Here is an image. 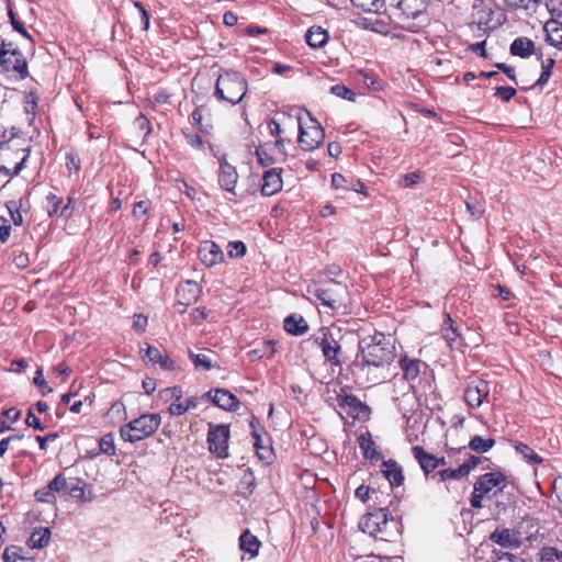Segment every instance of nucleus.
Instances as JSON below:
<instances>
[{
	"label": "nucleus",
	"mask_w": 562,
	"mask_h": 562,
	"mask_svg": "<svg viewBox=\"0 0 562 562\" xmlns=\"http://www.w3.org/2000/svg\"><path fill=\"white\" fill-rule=\"evenodd\" d=\"M469 475V468L468 465H460L457 469H443L440 470L438 473L434 474L431 477L436 479L438 477L439 482H446L448 480H462L465 476Z\"/></svg>",
	"instance_id": "29"
},
{
	"label": "nucleus",
	"mask_w": 562,
	"mask_h": 562,
	"mask_svg": "<svg viewBox=\"0 0 562 562\" xmlns=\"http://www.w3.org/2000/svg\"><path fill=\"white\" fill-rule=\"evenodd\" d=\"M8 210L10 212V215H11V220L13 221V223L15 225H22L23 223V216L21 214V212L19 211L15 202L11 201L9 202L8 204Z\"/></svg>",
	"instance_id": "52"
},
{
	"label": "nucleus",
	"mask_w": 562,
	"mask_h": 562,
	"mask_svg": "<svg viewBox=\"0 0 562 562\" xmlns=\"http://www.w3.org/2000/svg\"><path fill=\"white\" fill-rule=\"evenodd\" d=\"M359 527L363 532L383 541H394L401 535L400 522L395 518L389 517L384 508L368 513L360 521Z\"/></svg>",
	"instance_id": "2"
},
{
	"label": "nucleus",
	"mask_w": 562,
	"mask_h": 562,
	"mask_svg": "<svg viewBox=\"0 0 562 562\" xmlns=\"http://www.w3.org/2000/svg\"><path fill=\"white\" fill-rule=\"evenodd\" d=\"M205 111H206V109L204 106H198V108H195V110L191 114V117H192L194 124L203 133H206L207 132V127H209L207 125H204L203 122H202L203 113Z\"/></svg>",
	"instance_id": "48"
},
{
	"label": "nucleus",
	"mask_w": 562,
	"mask_h": 562,
	"mask_svg": "<svg viewBox=\"0 0 562 562\" xmlns=\"http://www.w3.org/2000/svg\"><path fill=\"white\" fill-rule=\"evenodd\" d=\"M400 368L403 371V376L407 381L415 380L420 373L423 362L417 359H411L406 355L400 358Z\"/></svg>",
	"instance_id": "25"
},
{
	"label": "nucleus",
	"mask_w": 562,
	"mask_h": 562,
	"mask_svg": "<svg viewBox=\"0 0 562 562\" xmlns=\"http://www.w3.org/2000/svg\"><path fill=\"white\" fill-rule=\"evenodd\" d=\"M382 473L392 486H400L404 481L402 469L395 461H384L382 464Z\"/></svg>",
	"instance_id": "27"
},
{
	"label": "nucleus",
	"mask_w": 562,
	"mask_h": 562,
	"mask_svg": "<svg viewBox=\"0 0 562 562\" xmlns=\"http://www.w3.org/2000/svg\"><path fill=\"white\" fill-rule=\"evenodd\" d=\"M517 453H519L526 461L530 463H541L542 458L537 454L529 446L525 443H518L515 447Z\"/></svg>",
	"instance_id": "38"
},
{
	"label": "nucleus",
	"mask_w": 562,
	"mask_h": 562,
	"mask_svg": "<svg viewBox=\"0 0 562 562\" xmlns=\"http://www.w3.org/2000/svg\"><path fill=\"white\" fill-rule=\"evenodd\" d=\"M359 447L363 451L364 457L368 459H374L379 454L375 450V443L370 437L366 438L364 436H360Z\"/></svg>",
	"instance_id": "40"
},
{
	"label": "nucleus",
	"mask_w": 562,
	"mask_h": 562,
	"mask_svg": "<svg viewBox=\"0 0 562 562\" xmlns=\"http://www.w3.org/2000/svg\"><path fill=\"white\" fill-rule=\"evenodd\" d=\"M495 445L493 438H483L481 436H474L469 442V448L477 453L487 452Z\"/></svg>",
	"instance_id": "34"
},
{
	"label": "nucleus",
	"mask_w": 562,
	"mask_h": 562,
	"mask_svg": "<svg viewBox=\"0 0 562 562\" xmlns=\"http://www.w3.org/2000/svg\"><path fill=\"white\" fill-rule=\"evenodd\" d=\"M23 549L19 546H10L4 549L3 562H30V559L24 557Z\"/></svg>",
	"instance_id": "36"
},
{
	"label": "nucleus",
	"mask_w": 562,
	"mask_h": 562,
	"mask_svg": "<svg viewBox=\"0 0 562 562\" xmlns=\"http://www.w3.org/2000/svg\"><path fill=\"white\" fill-rule=\"evenodd\" d=\"M36 501L42 503H53L55 501V494L48 490V486H45L35 492Z\"/></svg>",
	"instance_id": "50"
},
{
	"label": "nucleus",
	"mask_w": 562,
	"mask_h": 562,
	"mask_svg": "<svg viewBox=\"0 0 562 562\" xmlns=\"http://www.w3.org/2000/svg\"><path fill=\"white\" fill-rule=\"evenodd\" d=\"M47 486L54 494L64 490L66 491L67 480L61 473H59L47 484Z\"/></svg>",
	"instance_id": "47"
},
{
	"label": "nucleus",
	"mask_w": 562,
	"mask_h": 562,
	"mask_svg": "<svg viewBox=\"0 0 562 562\" xmlns=\"http://www.w3.org/2000/svg\"><path fill=\"white\" fill-rule=\"evenodd\" d=\"M490 384L487 381L482 379L472 380L465 389L464 400L470 407H480L485 400L486 402H490Z\"/></svg>",
	"instance_id": "10"
},
{
	"label": "nucleus",
	"mask_w": 562,
	"mask_h": 562,
	"mask_svg": "<svg viewBox=\"0 0 562 562\" xmlns=\"http://www.w3.org/2000/svg\"><path fill=\"white\" fill-rule=\"evenodd\" d=\"M422 179V173L419 171H415L404 176L405 187H412L418 183Z\"/></svg>",
	"instance_id": "64"
},
{
	"label": "nucleus",
	"mask_w": 562,
	"mask_h": 562,
	"mask_svg": "<svg viewBox=\"0 0 562 562\" xmlns=\"http://www.w3.org/2000/svg\"><path fill=\"white\" fill-rule=\"evenodd\" d=\"M350 1L355 7L360 8L366 12H378L383 5V0H350Z\"/></svg>",
	"instance_id": "39"
},
{
	"label": "nucleus",
	"mask_w": 562,
	"mask_h": 562,
	"mask_svg": "<svg viewBox=\"0 0 562 562\" xmlns=\"http://www.w3.org/2000/svg\"><path fill=\"white\" fill-rule=\"evenodd\" d=\"M198 252L201 262L206 267H213L224 261V252L221 247L212 240L202 241Z\"/></svg>",
	"instance_id": "15"
},
{
	"label": "nucleus",
	"mask_w": 562,
	"mask_h": 562,
	"mask_svg": "<svg viewBox=\"0 0 562 562\" xmlns=\"http://www.w3.org/2000/svg\"><path fill=\"white\" fill-rule=\"evenodd\" d=\"M322 89H327L331 94L348 101L353 102L356 99V93L351 89L347 88L345 85L341 83L327 87V83L323 82Z\"/></svg>",
	"instance_id": "35"
},
{
	"label": "nucleus",
	"mask_w": 562,
	"mask_h": 562,
	"mask_svg": "<svg viewBox=\"0 0 562 562\" xmlns=\"http://www.w3.org/2000/svg\"><path fill=\"white\" fill-rule=\"evenodd\" d=\"M337 413L345 418V415L352 419L364 420L369 417V407L361 403L356 396L346 394Z\"/></svg>",
	"instance_id": "11"
},
{
	"label": "nucleus",
	"mask_w": 562,
	"mask_h": 562,
	"mask_svg": "<svg viewBox=\"0 0 562 562\" xmlns=\"http://www.w3.org/2000/svg\"><path fill=\"white\" fill-rule=\"evenodd\" d=\"M505 486V477L501 473H485L481 475L474 484V488L484 496L491 497V493L496 495L497 491H502Z\"/></svg>",
	"instance_id": "13"
},
{
	"label": "nucleus",
	"mask_w": 562,
	"mask_h": 562,
	"mask_svg": "<svg viewBox=\"0 0 562 562\" xmlns=\"http://www.w3.org/2000/svg\"><path fill=\"white\" fill-rule=\"evenodd\" d=\"M9 16H10V21H11L13 29L16 32H19L20 34H22L23 36L31 38L29 32L24 27V24L15 18L14 13L11 10L9 11Z\"/></svg>",
	"instance_id": "53"
},
{
	"label": "nucleus",
	"mask_w": 562,
	"mask_h": 562,
	"mask_svg": "<svg viewBox=\"0 0 562 562\" xmlns=\"http://www.w3.org/2000/svg\"><path fill=\"white\" fill-rule=\"evenodd\" d=\"M554 65V59L549 58L546 63L542 64V71L541 75L537 81V86L543 87L550 79L551 76V69Z\"/></svg>",
	"instance_id": "46"
},
{
	"label": "nucleus",
	"mask_w": 562,
	"mask_h": 562,
	"mask_svg": "<svg viewBox=\"0 0 562 562\" xmlns=\"http://www.w3.org/2000/svg\"><path fill=\"white\" fill-rule=\"evenodd\" d=\"M238 173L234 166L228 164L227 161H223L220 165V175H218V182L220 186L228 191L233 192L235 189V186L237 183Z\"/></svg>",
	"instance_id": "20"
},
{
	"label": "nucleus",
	"mask_w": 562,
	"mask_h": 562,
	"mask_svg": "<svg viewBox=\"0 0 562 562\" xmlns=\"http://www.w3.org/2000/svg\"><path fill=\"white\" fill-rule=\"evenodd\" d=\"M134 124L138 130L145 131V136H147L150 133L149 121L143 114L136 117Z\"/></svg>",
	"instance_id": "61"
},
{
	"label": "nucleus",
	"mask_w": 562,
	"mask_h": 562,
	"mask_svg": "<svg viewBox=\"0 0 562 562\" xmlns=\"http://www.w3.org/2000/svg\"><path fill=\"white\" fill-rule=\"evenodd\" d=\"M490 539L506 549H517L521 544L519 537L508 528H496Z\"/></svg>",
	"instance_id": "18"
},
{
	"label": "nucleus",
	"mask_w": 562,
	"mask_h": 562,
	"mask_svg": "<svg viewBox=\"0 0 562 562\" xmlns=\"http://www.w3.org/2000/svg\"><path fill=\"white\" fill-rule=\"evenodd\" d=\"M255 155L257 157V161L262 167H268L270 165L274 164V159L271 155L267 153V150L262 147H258L255 151Z\"/></svg>",
	"instance_id": "49"
},
{
	"label": "nucleus",
	"mask_w": 562,
	"mask_h": 562,
	"mask_svg": "<svg viewBox=\"0 0 562 562\" xmlns=\"http://www.w3.org/2000/svg\"><path fill=\"white\" fill-rule=\"evenodd\" d=\"M29 153V148L18 147L12 142L0 143V173L9 177L19 175Z\"/></svg>",
	"instance_id": "8"
},
{
	"label": "nucleus",
	"mask_w": 562,
	"mask_h": 562,
	"mask_svg": "<svg viewBox=\"0 0 562 562\" xmlns=\"http://www.w3.org/2000/svg\"><path fill=\"white\" fill-rule=\"evenodd\" d=\"M49 539L50 530L47 527H42L31 533L27 543L33 549H42L48 544Z\"/></svg>",
	"instance_id": "31"
},
{
	"label": "nucleus",
	"mask_w": 562,
	"mask_h": 562,
	"mask_svg": "<svg viewBox=\"0 0 562 562\" xmlns=\"http://www.w3.org/2000/svg\"><path fill=\"white\" fill-rule=\"evenodd\" d=\"M247 92V81L237 71H226L218 76L214 95L232 105L238 104Z\"/></svg>",
	"instance_id": "4"
},
{
	"label": "nucleus",
	"mask_w": 562,
	"mask_h": 562,
	"mask_svg": "<svg viewBox=\"0 0 562 562\" xmlns=\"http://www.w3.org/2000/svg\"><path fill=\"white\" fill-rule=\"evenodd\" d=\"M227 247L231 258H241L246 255V245L240 240L229 241Z\"/></svg>",
	"instance_id": "42"
},
{
	"label": "nucleus",
	"mask_w": 562,
	"mask_h": 562,
	"mask_svg": "<svg viewBox=\"0 0 562 562\" xmlns=\"http://www.w3.org/2000/svg\"><path fill=\"white\" fill-rule=\"evenodd\" d=\"M160 396L161 397L170 396V397L175 398V402H177V401H180V398L182 397V390L179 386L167 387V389L160 391Z\"/></svg>",
	"instance_id": "55"
},
{
	"label": "nucleus",
	"mask_w": 562,
	"mask_h": 562,
	"mask_svg": "<svg viewBox=\"0 0 562 562\" xmlns=\"http://www.w3.org/2000/svg\"><path fill=\"white\" fill-rule=\"evenodd\" d=\"M316 130V126H307V122H305L303 116H299V145L305 150L310 151L316 148L315 138L313 136V132Z\"/></svg>",
	"instance_id": "19"
},
{
	"label": "nucleus",
	"mask_w": 562,
	"mask_h": 562,
	"mask_svg": "<svg viewBox=\"0 0 562 562\" xmlns=\"http://www.w3.org/2000/svg\"><path fill=\"white\" fill-rule=\"evenodd\" d=\"M201 288L195 281L188 280L178 289V294L181 295L187 302L186 305L196 302Z\"/></svg>",
	"instance_id": "30"
},
{
	"label": "nucleus",
	"mask_w": 562,
	"mask_h": 562,
	"mask_svg": "<svg viewBox=\"0 0 562 562\" xmlns=\"http://www.w3.org/2000/svg\"><path fill=\"white\" fill-rule=\"evenodd\" d=\"M205 397L214 405L225 411L235 412L239 407L238 398L229 391L224 389H214L205 393Z\"/></svg>",
	"instance_id": "14"
},
{
	"label": "nucleus",
	"mask_w": 562,
	"mask_h": 562,
	"mask_svg": "<svg viewBox=\"0 0 562 562\" xmlns=\"http://www.w3.org/2000/svg\"><path fill=\"white\" fill-rule=\"evenodd\" d=\"M346 394V391L339 385L338 382L334 380L326 382L325 390L322 391L324 402L333 407L336 412L340 407L342 398Z\"/></svg>",
	"instance_id": "17"
},
{
	"label": "nucleus",
	"mask_w": 562,
	"mask_h": 562,
	"mask_svg": "<svg viewBox=\"0 0 562 562\" xmlns=\"http://www.w3.org/2000/svg\"><path fill=\"white\" fill-rule=\"evenodd\" d=\"M322 336L318 337V347H321L322 353L325 356V367L328 368L333 373L340 370V362L338 355L341 352L340 339L341 330L338 327H323L319 329Z\"/></svg>",
	"instance_id": "7"
},
{
	"label": "nucleus",
	"mask_w": 562,
	"mask_h": 562,
	"mask_svg": "<svg viewBox=\"0 0 562 562\" xmlns=\"http://www.w3.org/2000/svg\"><path fill=\"white\" fill-rule=\"evenodd\" d=\"M80 481L79 480H76L75 483H68L67 482V487H66V491H68V493L72 496V497H82L85 492H83V487L80 485Z\"/></svg>",
	"instance_id": "57"
},
{
	"label": "nucleus",
	"mask_w": 562,
	"mask_h": 562,
	"mask_svg": "<svg viewBox=\"0 0 562 562\" xmlns=\"http://www.w3.org/2000/svg\"><path fill=\"white\" fill-rule=\"evenodd\" d=\"M414 458L418 461L420 468L423 469L425 475L429 477L430 473L437 469L435 463V456L426 452L422 447L415 446L413 447Z\"/></svg>",
	"instance_id": "26"
},
{
	"label": "nucleus",
	"mask_w": 562,
	"mask_h": 562,
	"mask_svg": "<svg viewBox=\"0 0 562 562\" xmlns=\"http://www.w3.org/2000/svg\"><path fill=\"white\" fill-rule=\"evenodd\" d=\"M0 50H5L7 55L11 56H20V54H22L14 43L4 40L1 42Z\"/></svg>",
	"instance_id": "58"
},
{
	"label": "nucleus",
	"mask_w": 562,
	"mask_h": 562,
	"mask_svg": "<svg viewBox=\"0 0 562 562\" xmlns=\"http://www.w3.org/2000/svg\"><path fill=\"white\" fill-rule=\"evenodd\" d=\"M25 424L29 427H33L34 429H37L41 431H43L45 429V426L41 423V420L35 416V414L31 409L29 411V413L26 415Z\"/></svg>",
	"instance_id": "54"
},
{
	"label": "nucleus",
	"mask_w": 562,
	"mask_h": 562,
	"mask_svg": "<svg viewBox=\"0 0 562 562\" xmlns=\"http://www.w3.org/2000/svg\"><path fill=\"white\" fill-rule=\"evenodd\" d=\"M509 52L514 56L528 58L535 53V43L528 37H517L510 44Z\"/></svg>",
	"instance_id": "24"
},
{
	"label": "nucleus",
	"mask_w": 562,
	"mask_h": 562,
	"mask_svg": "<svg viewBox=\"0 0 562 562\" xmlns=\"http://www.w3.org/2000/svg\"><path fill=\"white\" fill-rule=\"evenodd\" d=\"M348 182L349 180L346 179L340 173H333L331 175V184L335 189H344V190H348Z\"/></svg>",
	"instance_id": "56"
},
{
	"label": "nucleus",
	"mask_w": 562,
	"mask_h": 562,
	"mask_svg": "<svg viewBox=\"0 0 562 562\" xmlns=\"http://www.w3.org/2000/svg\"><path fill=\"white\" fill-rule=\"evenodd\" d=\"M188 355L194 368L198 370L202 369L209 371L214 367L212 357L216 355L212 350L203 349L201 352H194L191 349H188Z\"/></svg>",
	"instance_id": "23"
},
{
	"label": "nucleus",
	"mask_w": 562,
	"mask_h": 562,
	"mask_svg": "<svg viewBox=\"0 0 562 562\" xmlns=\"http://www.w3.org/2000/svg\"><path fill=\"white\" fill-rule=\"evenodd\" d=\"M318 300L325 307H328L333 314L347 313L349 304L348 289L341 282L330 280H318Z\"/></svg>",
	"instance_id": "5"
},
{
	"label": "nucleus",
	"mask_w": 562,
	"mask_h": 562,
	"mask_svg": "<svg viewBox=\"0 0 562 562\" xmlns=\"http://www.w3.org/2000/svg\"><path fill=\"white\" fill-rule=\"evenodd\" d=\"M159 414H144L122 426L120 437L126 442H138L151 436L160 426Z\"/></svg>",
	"instance_id": "6"
},
{
	"label": "nucleus",
	"mask_w": 562,
	"mask_h": 562,
	"mask_svg": "<svg viewBox=\"0 0 562 562\" xmlns=\"http://www.w3.org/2000/svg\"><path fill=\"white\" fill-rule=\"evenodd\" d=\"M547 41L550 45L562 50V23L559 20L550 19L544 24Z\"/></svg>",
	"instance_id": "22"
},
{
	"label": "nucleus",
	"mask_w": 562,
	"mask_h": 562,
	"mask_svg": "<svg viewBox=\"0 0 562 562\" xmlns=\"http://www.w3.org/2000/svg\"><path fill=\"white\" fill-rule=\"evenodd\" d=\"M360 363L363 369L372 367L376 371L372 382L383 381L387 378L385 370L396 359L395 339L381 331H374L359 340Z\"/></svg>",
	"instance_id": "1"
},
{
	"label": "nucleus",
	"mask_w": 562,
	"mask_h": 562,
	"mask_svg": "<svg viewBox=\"0 0 562 562\" xmlns=\"http://www.w3.org/2000/svg\"><path fill=\"white\" fill-rule=\"evenodd\" d=\"M168 412L172 416H181L188 412V407H184V403L177 401L169 406Z\"/></svg>",
	"instance_id": "59"
},
{
	"label": "nucleus",
	"mask_w": 562,
	"mask_h": 562,
	"mask_svg": "<svg viewBox=\"0 0 562 562\" xmlns=\"http://www.w3.org/2000/svg\"><path fill=\"white\" fill-rule=\"evenodd\" d=\"M282 169L272 168L267 170L262 176L261 193L266 196H271L282 190Z\"/></svg>",
	"instance_id": "16"
},
{
	"label": "nucleus",
	"mask_w": 562,
	"mask_h": 562,
	"mask_svg": "<svg viewBox=\"0 0 562 562\" xmlns=\"http://www.w3.org/2000/svg\"><path fill=\"white\" fill-rule=\"evenodd\" d=\"M144 358H147L153 364L158 363L164 370L173 371L176 369V363L172 359L167 355H162L156 347L150 345H147Z\"/></svg>",
	"instance_id": "21"
},
{
	"label": "nucleus",
	"mask_w": 562,
	"mask_h": 562,
	"mask_svg": "<svg viewBox=\"0 0 562 562\" xmlns=\"http://www.w3.org/2000/svg\"><path fill=\"white\" fill-rule=\"evenodd\" d=\"M33 383L40 389V392L43 396L47 395L48 393L53 392V389L47 385L44 376H43V369L37 368L35 372V376L33 379Z\"/></svg>",
	"instance_id": "41"
},
{
	"label": "nucleus",
	"mask_w": 562,
	"mask_h": 562,
	"mask_svg": "<svg viewBox=\"0 0 562 562\" xmlns=\"http://www.w3.org/2000/svg\"><path fill=\"white\" fill-rule=\"evenodd\" d=\"M99 448L101 452L109 456H113L115 453L113 436L111 434H108L101 437L99 440Z\"/></svg>",
	"instance_id": "43"
},
{
	"label": "nucleus",
	"mask_w": 562,
	"mask_h": 562,
	"mask_svg": "<svg viewBox=\"0 0 562 562\" xmlns=\"http://www.w3.org/2000/svg\"><path fill=\"white\" fill-rule=\"evenodd\" d=\"M441 331L443 339L448 342L449 346H451L452 342H454L459 337L458 328L454 326V322L450 314H445Z\"/></svg>",
	"instance_id": "33"
},
{
	"label": "nucleus",
	"mask_w": 562,
	"mask_h": 562,
	"mask_svg": "<svg viewBox=\"0 0 562 562\" xmlns=\"http://www.w3.org/2000/svg\"><path fill=\"white\" fill-rule=\"evenodd\" d=\"M187 142L195 148H201L203 146V139L199 134L184 133Z\"/></svg>",
	"instance_id": "62"
},
{
	"label": "nucleus",
	"mask_w": 562,
	"mask_h": 562,
	"mask_svg": "<svg viewBox=\"0 0 562 562\" xmlns=\"http://www.w3.org/2000/svg\"><path fill=\"white\" fill-rule=\"evenodd\" d=\"M546 8L551 19L560 20L562 18V0H547Z\"/></svg>",
	"instance_id": "45"
},
{
	"label": "nucleus",
	"mask_w": 562,
	"mask_h": 562,
	"mask_svg": "<svg viewBox=\"0 0 562 562\" xmlns=\"http://www.w3.org/2000/svg\"><path fill=\"white\" fill-rule=\"evenodd\" d=\"M256 424H258V420L256 418H252L250 426L252 428V438H254V446L256 448L257 454L259 459L261 460H268V456L261 452V448L263 447L261 445V437L257 431Z\"/></svg>",
	"instance_id": "44"
},
{
	"label": "nucleus",
	"mask_w": 562,
	"mask_h": 562,
	"mask_svg": "<svg viewBox=\"0 0 562 562\" xmlns=\"http://www.w3.org/2000/svg\"><path fill=\"white\" fill-rule=\"evenodd\" d=\"M392 5L395 19L411 32H418L428 23L426 0H393Z\"/></svg>",
	"instance_id": "3"
},
{
	"label": "nucleus",
	"mask_w": 562,
	"mask_h": 562,
	"mask_svg": "<svg viewBox=\"0 0 562 562\" xmlns=\"http://www.w3.org/2000/svg\"><path fill=\"white\" fill-rule=\"evenodd\" d=\"M11 234V226L7 223V220L0 217V240L5 243Z\"/></svg>",
	"instance_id": "60"
},
{
	"label": "nucleus",
	"mask_w": 562,
	"mask_h": 562,
	"mask_svg": "<svg viewBox=\"0 0 562 562\" xmlns=\"http://www.w3.org/2000/svg\"><path fill=\"white\" fill-rule=\"evenodd\" d=\"M283 327L286 333L294 336H301L308 329L306 321L302 316L295 314L289 315L284 319Z\"/></svg>",
	"instance_id": "28"
},
{
	"label": "nucleus",
	"mask_w": 562,
	"mask_h": 562,
	"mask_svg": "<svg viewBox=\"0 0 562 562\" xmlns=\"http://www.w3.org/2000/svg\"><path fill=\"white\" fill-rule=\"evenodd\" d=\"M0 67L3 72H13L20 79L29 76L27 63L23 54L11 56L7 55L5 50H0Z\"/></svg>",
	"instance_id": "12"
},
{
	"label": "nucleus",
	"mask_w": 562,
	"mask_h": 562,
	"mask_svg": "<svg viewBox=\"0 0 562 562\" xmlns=\"http://www.w3.org/2000/svg\"><path fill=\"white\" fill-rule=\"evenodd\" d=\"M229 438V429L226 425H210L207 434L209 449L220 458L227 456V441Z\"/></svg>",
	"instance_id": "9"
},
{
	"label": "nucleus",
	"mask_w": 562,
	"mask_h": 562,
	"mask_svg": "<svg viewBox=\"0 0 562 562\" xmlns=\"http://www.w3.org/2000/svg\"><path fill=\"white\" fill-rule=\"evenodd\" d=\"M516 94V89L513 87H497L495 95L502 99L504 102H509Z\"/></svg>",
	"instance_id": "51"
},
{
	"label": "nucleus",
	"mask_w": 562,
	"mask_h": 562,
	"mask_svg": "<svg viewBox=\"0 0 562 562\" xmlns=\"http://www.w3.org/2000/svg\"><path fill=\"white\" fill-rule=\"evenodd\" d=\"M539 562H562V551L552 547H544L539 552Z\"/></svg>",
	"instance_id": "37"
},
{
	"label": "nucleus",
	"mask_w": 562,
	"mask_h": 562,
	"mask_svg": "<svg viewBox=\"0 0 562 562\" xmlns=\"http://www.w3.org/2000/svg\"><path fill=\"white\" fill-rule=\"evenodd\" d=\"M239 541H240L241 550L250 553L251 557H255L258 554L260 541L249 530H246L240 535Z\"/></svg>",
	"instance_id": "32"
},
{
	"label": "nucleus",
	"mask_w": 562,
	"mask_h": 562,
	"mask_svg": "<svg viewBox=\"0 0 562 562\" xmlns=\"http://www.w3.org/2000/svg\"><path fill=\"white\" fill-rule=\"evenodd\" d=\"M147 326V317L144 315H134L133 328L138 331H144Z\"/></svg>",
	"instance_id": "63"
}]
</instances>
